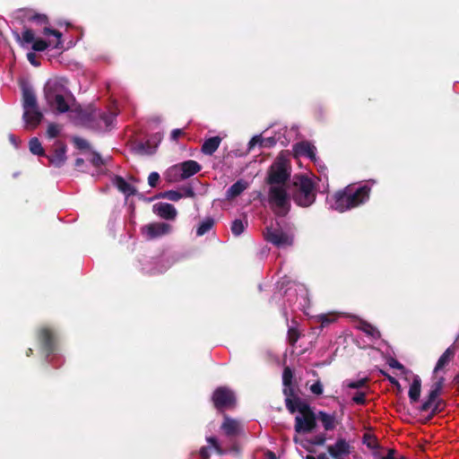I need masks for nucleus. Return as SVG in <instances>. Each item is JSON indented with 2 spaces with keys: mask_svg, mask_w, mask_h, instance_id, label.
<instances>
[{
  "mask_svg": "<svg viewBox=\"0 0 459 459\" xmlns=\"http://www.w3.org/2000/svg\"><path fill=\"white\" fill-rule=\"evenodd\" d=\"M263 234L267 242L278 248L290 247L293 244V237L283 231L278 222L276 225L267 226Z\"/></svg>",
  "mask_w": 459,
  "mask_h": 459,
  "instance_id": "1a4fd4ad",
  "label": "nucleus"
},
{
  "mask_svg": "<svg viewBox=\"0 0 459 459\" xmlns=\"http://www.w3.org/2000/svg\"><path fill=\"white\" fill-rule=\"evenodd\" d=\"M368 382V379L367 378H361L359 380H357V381H351L347 384V386L349 388H351V389H359V388H361L363 387L366 383Z\"/></svg>",
  "mask_w": 459,
  "mask_h": 459,
  "instance_id": "37998d69",
  "label": "nucleus"
},
{
  "mask_svg": "<svg viewBox=\"0 0 459 459\" xmlns=\"http://www.w3.org/2000/svg\"><path fill=\"white\" fill-rule=\"evenodd\" d=\"M84 165V160L82 158H77L74 162L76 169H80Z\"/></svg>",
  "mask_w": 459,
  "mask_h": 459,
  "instance_id": "052dcab7",
  "label": "nucleus"
},
{
  "mask_svg": "<svg viewBox=\"0 0 459 459\" xmlns=\"http://www.w3.org/2000/svg\"><path fill=\"white\" fill-rule=\"evenodd\" d=\"M22 118L26 124L27 128H36L43 119V114L39 108L23 109Z\"/></svg>",
  "mask_w": 459,
  "mask_h": 459,
  "instance_id": "6ab92c4d",
  "label": "nucleus"
},
{
  "mask_svg": "<svg viewBox=\"0 0 459 459\" xmlns=\"http://www.w3.org/2000/svg\"><path fill=\"white\" fill-rule=\"evenodd\" d=\"M381 373L387 378V380L390 382V384L394 387H395V389H396V391L398 393H402L403 392V388H402L399 381L395 377L390 376L389 374H387V373H385L384 371H381Z\"/></svg>",
  "mask_w": 459,
  "mask_h": 459,
  "instance_id": "ea45409f",
  "label": "nucleus"
},
{
  "mask_svg": "<svg viewBox=\"0 0 459 459\" xmlns=\"http://www.w3.org/2000/svg\"><path fill=\"white\" fill-rule=\"evenodd\" d=\"M9 139L12 143H15L16 142V139H15V136L13 134H10L9 135Z\"/></svg>",
  "mask_w": 459,
  "mask_h": 459,
  "instance_id": "0e129e2a",
  "label": "nucleus"
},
{
  "mask_svg": "<svg viewBox=\"0 0 459 459\" xmlns=\"http://www.w3.org/2000/svg\"><path fill=\"white\" fill-rule=\"evenodd\" d=\"M457 348L458 347L456 343L454 342L444 351L434 368L435 374L439 370H442L446 366L449 364L450 361L454 359Z\"/></svg>",
  "mask_w": 459,
  "mask_h": 459,
  "instance_id": "412c9836",
  "label": "nucleus"
},
{
  "mask_svg": "<svg viewBox=\"0 0 459 459\" xmlns=\"http://www.w3.org/2000/svg\"><path fill=\"white\" fill-rule=\"evenodd\" d=\"M316 146L307 141L299 142L293 146L296 156L307 157L312 161L316 160Z\"/></svg>",
  "mask_w": 459,
  "mask_h": 459,
  "instance_id": "f3484780",
  "label": "nucleus"
},
{
  "mask_svg": "<svg viewBox=\"0 0 459 459\" xmlns=\"http://www.w3.org/2000/svg\"><path fill=\"white\" fill-rule=\"evenodd\" d=\"M290 177V161L282 155H279L268 169L266 183L269 186H284Z\"/></svg>",
  "mask_w": 459,
  "mask_h": 459,
  "instance_id": "20e7f679",
  "label": "nucleus"
},
{
  "mask_svg": "<svg viewBox=\"0 0 459 459\" xmlns=\"http://www.w3.org/2000/svg\"><path fill=\"white\" fill-rule=\"evenodd\" d=\"M221 143L220 136H213L204 141L202 145L201 151L205 155H212L219 148Z\"/></svg>",
  "mask_w": 459,
  "mask_h": 459,
  "instance_id": "b1692460",
  "label": "nucleus"
},
{
  "mask_svg": "<svg viewBox=\"0 0 459 459\" xmlns=\"http://www.w3.org/2000/svg\"><path fill=\"white\" fill-rule=\"evenodd\" d=\"M326 441V437L325 434H319L315 436L311 440L310 443L314 446H324Z\"/></svg>",
  "mask_w": 459,
  "mask_h": 459,
  "instance_id": "a18cd8bd",
  "label": "nucleus"
},
{
  "mask_svg": "<svg viewBox=\"0 0 459 459\" xmlns=\"http://www.w3.org/2000/svg\"><path fill=\"white\" fill-rule=\"evenodd\" d=\"M15 40L21 45L32 44L31 48L34 51L41 52L46 50L50 45V41L42 39H36L35 33L31 29L26 28L22 35L18 32H13Z\"/></svg>",
  "mask_w": 459,
  "mask_h": 459,
  "instance_id": "f8f14e48",
  "label": "nucleus"
},
{
  "mask_svg": "<svg viewBox=\"0 0 459 459\" xmlns=\"http://www.w3.org/2000/svg\"><path fill=\"white\" fill-rule=\"evenodd\" d=\"M268 201L277 216H285L290 207V198L284 186H270Z\"/></svg>",
  "mask_w": 459,
  "mask_h": 459,
  "instance_id": "39448f33",
  "label": "nucleus"
},
{
  "mask_svg": "<svg viewBox=\"0 0 459 459\" xmlns=\"http://www.w3.org/2000/svg\"><path fill=\"white\" fill-rule=\"evenodd\" d=\"M300 415L295 417L297 433H310L316 428V415L309 404H301Z\"/></svg>",
  "mask_w": 459,
  "mask_h": 459,
  "instance_id": "6e6552de",
  "label": "nucleus"
},
{
  "mask_svg": "<svg viewBox=\"0 0 459 459\" xmlns=\"http://www.w3.org/2000/svg\"><path fill=\"white\" fill-rule=\"evenodd\" d=\"M318 319H319V322L321 323V327H325L327 326L328 325H330L333 319L331 318L329 316L327 315H321L318 316Z\"/></svg>",
  "mask_w": 459,
  "mask_h": 459,
  "instance_id": "3c124183",
  "label": "nucleus"
},
{
  "mask_svg": "<svg viewBox=\"0 0 459 459\" xmlns=\"http://www.w3.org/2000/svg\"><path fill=\"white\" fill-rule=\"evenodd\" d=\"M183 191H184V194H182L183 196L191 197V198H194L195 196V193L193 187H191V186L184 187Z\"/></svg>",
  "mask_w": 459,
  "mask_h": 459,
  "instance_id": "4d7b16f0",
  "label": "nucleus"
},
{
  "mask_svg": "<svg viewBox=\"0 0 459 459\" xmlns=\"http://www.w3.org/2000/svg\"><path fill=\"white\" fill-rule=\"evenodd\" d=\"M316 419H318L325 429V430H333L335 429V417L326 413L325 411H320L317 413Z\"/></svg>",
  "mask_w": 459,
  "mask_h": 459,
  "instance_id": "cd10ccee",
  "label": "nucleus"
},
{
  "mask_svg": "<svg viewBox=\"0 0 459 459\" xmlns=\"http://www.w3.org/2000/svg\"><path fill=\"white\" fill-rule=\"evenodd\" d=\"M171 229L172 227L169 223L152 222L142 227L141 232L147 240H152L169 234Z\"/></svg>",
  "mask_w": 459,
  "mask_h": 459,
  "instance_id": "ddd939ff",
  "label": "nucleus"
},
{
  "mask_svg": "<svg viewBox=\"0 0 459 459\" xmlns=\"http://www.w3.org/2000/svg\"><path fill=\"white\" fill-rule=\"evenodd\" d=\"M96 108H89L78 112V120L83 126L89 128H100V125L96 121Z\"/></svg>",
  "mask_w": 459,
  "mask_h": 459,
  "instance_id": "a211bd4d",
  "label": "nucleus"
},
{
  "mask_svg": "<svg viewBox=\"0 0 459 459\" xmlns=\"http://www.w3.org/2000/svg\"><path fill=\"white\" fill-rule=\"evenodd\" d=\"M73 142L75 144V146L80 150H86L90 148L89 143L82 138L74 137Z\"/></svg>",
  "mask_w": 459,
  "mask_h": 459,
  "instance_id": "79ce46f5",
  "label": "nucleus"
},
{
  "mask_svg": "<svg viewBox=\"0 0 459 459\" xmlns=\"http://www.w3.org/2000/svg\"><path fill=\"white\" fill-rule=\"evenodd\" d=\"M149 149V144L148 143H139L135 145L134 147V150L137 153L139 154H148V153H152V152H149L148 151Z\"/></svg>",
  "mask_w": 459,
  "mask_h": 459,
  "instance_id": "49530a36",
  "label": "nucleus"
},
{
  "mask_svg": "<svg viewBox=\"0 0 459 459\" xmlns=\"http://www.w3.org/2000/svg\"><path fill=\"white\" fill-rule=\"evenodd\" d=\"M32 349L29 348L28 351H26V355L30 357L32 354Z\"/></svg>",
  "mask_w": 459,
  "mask_h": 459,
  "instance_id": "69168bd1",
  "label": "nucleus"
},
{
  "mask_svg": "<svg viewBox=\"0 0 459 459\" xmlns=\"http://www.w3.org/2000/svg\"><path fill=\"white\" fill-rule=\"evenodd\" d=\"M301 404H308L307 403L302 401L299 396L286 397L285 405L288 411L290 413H294L297 411L300 412Z\"/></svg>",
  "mask_w": 459,
  "mask_h": 459,
  "instance_id": "c85d7f7f",
  "label": "nucleus"
},
{
  "mask_svg": "<svg viewBox=\"0 0 459 459\" xmlns=\"http://www.w3.org/2000/svg\"><path fill=\"white\" fill-rule=\"evenodd\" d=\"M66 151L67 147L63 143H57L54 151L48 154L45 155L48 160V162L56 168H61L66 161Z\"/></svg>",
  "mask_w": 459,
  "mask_h": 459,
  "instance_id": "2eb2a0df",
  "label": "nucleus"
},
{
  "mask_svg": "<svg viewBox=\"0 0 459 459\" xmlns=\"http://www.w3.org/2000/svg\"><path fill=\"white\" fill-rule=\"evenodd\" d=\"M215 225V220L212 217H206L196 228V236L202 237L209 232Z\"/></svg>",
  "mask_w": 459,
  "mask_h": 459,
  "instance_id": "c756f323",
  "label": "nucleus"
},
{
  "mask_svg": "<svg viewBox=\"0 0 459 459\" xmlns=\"http://www.w3.org/2000/svg\"><path fill=\"white\" fill-rule=\"evenodd\" d=\"M212 401L214 407L219 411L232 408L236 404L235 394L227 386H219L216 388L212 394Z\"/></svg>",
  "mask_w": 459,
  "mask_h": 459,
  "instance_id": "9b49d317",
  "label": "nucleus"
},
{
  "mask_svg": "<svg viewBox=\"0 0 459 459\" xmlns=\"http://www.w3.org/2000/svg\"><path fill=\"white\" fill-rule=\"evenodd\" d=\"M207 442L212 446L215 450L218 452V454L221 455L223 452H222V449L221 448L219 443H218V440L216 437H209L206 438Z\"/></svg>",
  "mask_w": 459,
  "mask_h": 459,
  "instance_id": "8fccbe9b",
  "label": "nucleus"
},
{
  "mask_svg": "<svg viewBox=\"0 0 459 459\" xmlns=\"http://www.w3.org/2000/svg\"><path fill=\"white\" fill-rule=\"evenodd\" d=\"M47 134L49 138H55L59 134L58 126L56 124H50L47 130Z\"/></svg>",
  "mask_w": 459,
  "mask_h": 459,
  "instance_id": "c03bdc74",
  "label": "nucleus"
},
{
  "mask_svg": "<svg viewBox=\"0 0 459 459\" xmlns=\"http://www.w3.org/2000/svg\"><path fill=\"white\" fill-rule=\"evenodd\" d=\"M247 187V183L244 181L243 179H239L237 182H235L232 186H230L227 192H226V197L227 199H233L239 195H241L244 190H246Z\"/></svg>",
  "mask_w": 459,
  "mask_h": 459,
  "instance_id": "393cba45",
  "label": "nucleus"
},
{
  "mask_svg": "<svg viewBox=\"0 0 459 459\" xmlns=\"http://www.w3.org/2000/svg\"><path fill=\"white\" fill-rule=\"evenodd\" d=\"M370 187L367 185L353 189L347 186L333 195L332 207L339 212L356 208L369 199Z\"/></svg>",
  "mask_w": 459,
  "mask_h": 459,
  "instance_id": "f03ea898",
  "label": "nucleus"
},
{
  "mask_svg": "<svg viewBox=\"0 0 459 459\" xmlns=\"http://www.w3.org/2000/svg\"><path fill=\"white\" fill-rule=\"evenodd\" d=\"M305 459H317V457L316 458L313 455H307Z\"/></svg>",
  "mask_w": 459,
  "mask_h": 459,
  "instance_id": "338daca9",
  "label": "nucleus"
},
{
  "mask_svg": "<svg viewBox=\"0 0 459 459\" xmlns=\"http://www.w3.org/2000/svg\"><path fill=\"white\" fill-rule=\"evenodd\" d=\"M30 151L32 154L38 156H45V150L41 145V143L37 137H33L29 142Z\"/></svg>",
  "mask_w": 459,
  "mask_h": 459,
  "instance_id": "473e14b6",
  "label": "nucleus"
},
{
  "mask_svg": "<svg viewBox=\"0 0 459 459\" xmlns=\"http://www.w3.org/2000/svg\"><path fill=\"white\" fill-rule=\"evenodd\" d=\"M421 392V379L419 376L413 377L412 383L409 389V398L411 403L419 401Z\"/></svg>",
  "mask_w": 459,
  "mask_h": 459,
  "instance_id": "a878e982",
  "label": "nucleus"
},
{
  "mask_svg": "<svg viewBox=\"0 0 459 459\" xmlns=\"http://www.w3.org/2000/svg\"><path fill=\"white\" fill-rule=\"evenodd\" d=\"M91 163L96 168H100L101 166L105 165L103 158L100 156V153L96 152H92Z\"/></svg>",
  "mask_w": 459,
  "mask_h": 459,
  "instance_id": "58836bf2",
  "label": "nucleus"
},
{
  "mask_svg": "<svg viewBox=\"0 0 459 459\" xmlns=\"http://www.w3.org/2000/svg\"><path fill=\"white\" fill-rule=\"evenodd\" d=\"M273 456H270V459H275V456L272 454Z\"/></svg>",
  "mask_w": 459,
  "mask_h": 459,
  "instance_id": "774afa93",
  "label": "nucleus"
},
{
  "mask_svg": "<svg viewBox=\"0 0 459 459\" xmlns=\"http://www.w3.org/2000/svg\"><path fill=\"white\" fill-rule=\"evenodd\" d=\"M310 391L316 395H321L323 394V385L317 380L310 386Z\"/></svg>",
  "mask_w": 459,
  "mask_h": 459,
  "instance_id": "de8ad7c7",
  "label": "nucleus"
},
{
  "mask_svg": "<svg viewBox=\"0 0 459 459\" xmlns=\"http://www.w3.org/2000/svg\"><path fill=\"white\" fill-rule=\"evenodd\" d=\"M184 131L182 129L177 128L173 129L170 134V139L172 141H178V138L182 135H184Z\"/></svg>",
  "mask_w": 459,
  "mask_h": 459,
  "instance_id": "864d4df0",
  "label": "nucleus"
},
{
  "mask_svg": "<svg viewBox=\"0 0 459 459\" xmlns=\"http://www.w3.org/2000/svg\"><path fill=\"white\" fill-rule=\"evenodd\" d=\"M114 183L117 189L126 195H134L136 192L135 188L127 183L121 176H116Z\"/></svg>",
  "mask_w": 459,
  "mask_h": 459,
  "instance_id": "bb28decb",
  "label": "nucleus"
},
{
  "mask_svg": "<svg viewBox=\"0 0 459 459\" xmlns=\"http://www.w3.org/2000/svg\"><path fill=\"white\" fill-rule=\"evenodd\" d=\"M44 97L48 105L58 113H65L74 100L71 91L61 80H50L44 87Z\"/></svg>",
  "mask_w": 459,
  "mask_h": 459,
  "instance_id": "f257e3e1",
  "label": "nucleus"
},
{
  "mask_svg": "<svg viewBox=\"0 0 459 459\" xmlns=\"http://www.w3.org/2000/svg\"><path fill=\"white\" fill-rule=\"evenodd\" d=\"M444 381L445 378L441 377L432 384L427 400L420 407V411H428L429 410H431L428 420H431L436 414L441 411L439 405L442 401L437 399V397L443 389Z\"/></svg>",
  "mask_w": 459,
  "mask_h": 459,
  "instance_id": "0eeeda50",
  "label": "nucleus"
},
{
  "mask_svg": "<svg viewBox=\"0 0 459 459\" xmlns=\"http://www.w3.org/2000/svg\"><path fill=\"white\" fill-rule=\"evenodd\" d=\"M160 196L162 198H167L173 202H178L183 197V195L180 192L176 191V190H169V191H165L164 193L160 194Z\"/></svg>",
  "mask_w": 459,
  "mask_h": 459,
  "instance_id": "c9c22d12",
  "label": "nucleus"
},
{
  "mask_svg": "<svg viewBox=\"0 0 459 459\" xmlns=\"http://www.w3.org/2000/svg\"><path fill=\"white\" fill-rule=\"evenodd\" d=\"M29 21L35 22L38 25H44L43 34L46 36H54L56 38V41L54 43L53 47L55 48H62L63 42L61 40L62 33L57 30L49 28L48 25L49 24L48 17L46 14L36 13L29 18Z\"/></svg>",
  "mask_w": 459,
  "mask_h": 459,
  "instance_id": "4468645a",
  "label": "nucleus"
},
{
  "mask_svg": "<svg viewBox=\"0 0 459 459\" xmlns=\"http://www.w3.org/2000/svg\"><path fill=\"white\" fill-rule=\"evenodd\" d=\"M359 329L374 339H379L381 337L380 332L374 325L366 321L359 323Z\"/></svg>",
  "mask_w": 459,
  "mask_h": 459,
  "instance_id": "2f4dec72",
  "label": "nucleus"
},
{
  "mask_svg": "<svg viewBox=\"0 0 459 459\" xmlns=\"http://www.w3.org/2000/svg\"><path fill=\"white\" fill-rule=\"evenodd\" d=\"M37 339L41 351L48 358L56 350V336L54 330L48 326H42L37 331Z\"/></svg>",
  "mask_w": 459,
  "mask_h": 459,
  "instance_id": "9d476101",
  "label": "nucleus"
},
{
  "mask_svg": "<svg viewBox=\"0 0 459 459\" xmlns=\"http://www.w3.org/2000/svg\"><path fill=\"white\" fill-rule=\"evenodd\" d=\"M202 166L194 160H188L170 167L167 172L169 182H178L197 174Z\"/></svg>",
  "mask_w": 459,
  "mask_h": 459,
  "instance_id": "423d86ee",
  "label": "nucleus"
},
{
  "mask_svg": "<svg viewBox=\"0 0 459 459\" xmlns=\"http://www.w3.org/2000/svg\"><path fill=\"white\" fill-rule=\"evenodd\" d=\"M288 342L290 345L295 346L300 337V333L296 327H290L288 330Z\"/></svg>",
  "mask_w": 459,
  "mask_h": 459,
  "instance_id": "f704fd0d",
  "label": "nucleus"
},
{
  "mask_svg": "<svg viewBox=\"0 0 459 459\" xmlns=\"http://www.w3.org/2000/svg\"><path fill=\"white\" fill-rule=\"evenodd\" d=\"M317 459H329L325 453H321L317 455Z\"/></svg>",
  "mask_w": 459,
  "mask_h": 459,
  "instance_id": "e2e57ef3",
  "label": "nucleus"
},
{
  "mask_svg": "<svg viewBox=\"0 0 459 459\" xmlns=\"http://www.w3.org/2000/svg\"><path fill=\"white\" fill-rule=\"evenodd\" d=\"M293 186V200L299 206L308 207L314 204L316 193L311 178L305 175L295 176Z\"/></svg>",
  "mask_w": 459,
  "mask_h": 459,
  "instance_id": "7ed1b4c3",
  "label": "nucleus"
},
{
  "mask_svg": "<svg viewBox=\"0 0 459 459\" xmlns=\"http://www.w3.org/2000/svg\"><path fill=\"white\" fill-rule=\"evenodd\" d=\"M286 388H284L283 390V394L287 396V397H291L293 398L294 396H296L294 394V391L293 389L290 387V386H285Z\"/></svg>",
  "mask_w": 459,
  "mask_h": 459,
  "instance_id": "bf43d9fd",
  "label": "nucleus"
},
{
  "mask_svg": "<svg viewBox=\"0 0 459 459\" xmlns=\"http://www.w3.org/2000/svg\"><path fill=\"white\" fill-rule=\"evenodd\" d=\"M394 454H395L394 449H389L387 455L385 456H384L382 459H395Z\"/></svg>",
  "mask_w": 459,
  "mask_h": 459,
  "instance_id": "680f3d73",
  "label": "nucleus"
},
{
  "mask_svg": "<svg viewBox=\"0 0 459 459\" xmlns=\"http://www.w3.org/2000/svg\"><path fill=\"white\" fill-rule=\"evenodd\" d=\"M221 429L229 437L238 436L241 432V427L238 420L224 415V421L221 425Z\"/></svg>",
  "mask_w": 459,
  "mask_h": 459,
  "instance_id": "4be33fe9",
  "label": "nucleus"
},
{
  "mask_svg": "<svg viewBox=\"0 0 459 459\" xmlns=\"http://www.w3.org/2000/svg\"><path fill=\"white\" fill-rule=\"evenodd\" d=\"M27 59L34 66H39L40 65V63L36 60V54L33 52L27 54Z\"/></svg>",
  "mask_w": 459,
  "mask_h": 459,
  "instance_id": "6e6d98bb",
  "label": "nucleus"
},
{
  "mask_svg": "<svg viewBox=\"0 0 459 459\" xmlns=\"http://www.w3.org/2000/svg\"><path fill=\"white\" fill-rule=\"evenodd\" d=\"M39 107L36 94L29 87L22 88V108L23 109Z\"/></svg>",
  "mask_w": 459,
  "mask_h": 459,
  "instance_id": "5701e85b",
  "label": "nucleus"
},
{
  "mask_svg": "<svg viewBox=\"0 0 459 459\" xmlns=\"http://www.w3.org/2000/svg\"><path fill=\"white\" fill-rule=\"evenodd\" d=\"M352 401L357 404H364L366 403V394L363 392H357L352 397Z\"/></svg>",
  "mask_w": 459,
  "mask_h": 459,
  "instance_id": "09e8293b",
  "label": "nucleus"
},
{
  "mask_svg": "<svg viewBox=\"0 0 459 459\" xmlns=\"http://www.w3.org/2000/svg\"><path fill=\"white\" fill-rule=\"evenodd\" d=\"M96 121L101 126V123H103L105 125V126H109L115 117H116V114L114 113H111V112H106V111H101L100 109H96Z\"/></svg>",
  "mask_w": 459,
  "mask_h": 459,
  "instance_id": "7c9ffc66",
  "label": "nucleus"
},
{
  "mask_svg": "<svg viewBox=\"0 0 459 459\" xmlns=\"http://www.w3.org/2000/svg\"><path fill=\"white\" fill-rule=\"evenodd\" d=\"M258 143L262 145L263 139L261 138V136L255 135V136L252 137V139L249 141V143H248L249 150L253 149L255 146V144Z\"/></svg>",
  "mask_w": 459,
  "mask_h": 459,
  "instance_id": "5fc2aeb1",
  "label": "nucleus"
},
{
  "mask_svg": "<svg viewBox=\"0 0 459 459\" xmlns=\"http://www.w3.org/2000/svg\"><path fill=\"white\" fill-rule=\"evenodd\" d=\"M293 372L289 367H285L282 373V384L284 386H290L292 384Z\"/></svg>",
  "mask_w": 459,
  "mask_h": 459,
  "instance_id": "4c0bfd02",
  "label": "nucleus"
},
{
  "mask_svg": "<svg viewBox=\"0 0 459 459\" xmlns=\"http://www.w3.org/2000/svg\"><path fill=\"white\" fill-rule=\"evenodd\" d=\"M247 223H244L242 220L236 219L235 221H232L230 227L232 234L236 237L241 235L244 232Z\"/></svg>",
  "mask_w": 459,
  "mask_h": 459,
  "instance_id": "72a5a7b5",
  "label": "nucleus"
},
{
  "mask_svg": "<svg viewBox=\"0 0 459 459\" xmlns=\"http://www.w3.org/2000/svg\"><path fill=\"white\" fill-rule=\"evenodd\" d=\"M153 212L162 219L175 220L177 217L176 208L168 203H159L153 205Z\"/></svg>",
  "mask_w": 459,
  "mask_h": 459,
  "instance_id": "aec40b11",
  "label": "nucleus"
},
{
  "mask_svg": "<svg viewBox=\"0 0 459 459\" xmlns=\"http://www.w3.org/2000/svg\"><path fill=\"white\" fill-rule=\"evenodd\" d=\"M199 455L201 456V459H209L210 458V454H209L208 448L205 446L201 447V449L199 451Z\"/></svg>",
  "mask_w": 459,
  "mask_h": 459,
  "instance_id": "13d9d810",
  "label": "nucleus"
},
{
  "mask_svg": "<svg viewBox=\"0 0 459 459\" xmlns=\"http://www.w3.org/2000/svg\"><path fill=\"white\" fill-rule=\"evenodd\" d=\"M352 446L344 439L338 438L334 445L328 446L327 451L333 458L339 459L342 456L349 455Z\"/></svg>",
  "mask_w": 459,
  "mask_h": 459,
  "instance_id": "dca6fc26",
  "label": "nucleus"
},
{
  "mask_svg": "<svg viewBox=\"0 0 459 459\" xmlns=\"http://www.w3.org/2000/svg\"><path fill=\"white\" fill-rule=\"evenodd\" d=\"M388 365L389 367L393 368H395V369H399V370H404V366L399 362L397 359H390L388 360Z\"/></svg>",
  "mask_w": 459,
  "mask_h": 459,
  "instance_id": "603ef678",
  "label": "nucleus"
},
{
  "mask_svg": "<svg viewBox=\"0 0 459 459\" xmlns=\"http://www.w3.org/2000/svg\"><path fill=\"white\" fill-rule=\"evenodd\" d=\"M363 443L368 447V448H376L377 447L378 444H377V439L376 437V436L372 435V434H369V433H365L363 435Z\"/></svg>",
  "mask_w": 459,
  "mask_h": 459,
  "instance_id": "e433bc0d",
  "label": "nucleus"
},
{
  "mask_svg": "<svg viewBox=\"0 0 459 459\" xmlns=\"http://www.w3.org/2000/svg\"><path fill=\"white\" fill-rule=\"evenodd\" d=\"M160 174L158 172H152L150 173L149 177H148V184L150 186L152 187H156L159 181H160Z\"/></svg>",
  "mask_w": 459,
  "mask_h": 459,
  "instance_id": "a19ab883",
  "label": "nucleus"
}]
</instances>
